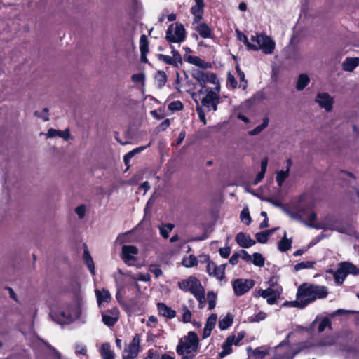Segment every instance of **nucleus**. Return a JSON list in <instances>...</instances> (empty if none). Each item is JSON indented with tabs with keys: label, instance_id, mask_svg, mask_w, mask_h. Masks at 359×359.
Masks as SVG:
<instances>
[{
	"label": "nucleus",
	"instance_id": "obj_1",
	"mask_svg": "<svg viewBox=\"0 0 359 359\" xmlns=\"http://www.w3.org/2000/svg\"><path fill=\"white\" fill-rule=\"evenodd\" d=\"M298 298L302 299L307 306L316 299H322L328 294L327 288L323 285H315L309 283H303L298 288Z\"/></svg>",
	"mask_w": 359,
	"mask_h": 359
},
{
	"label": "nucleus",
	"instance_id": "obj_2",
	"mask_svg": "<svg viewBox=\"0 0 359 359\" xmlns=\"http://www.w3.org/2000/svg\"><path fill=\"white\" fill-rule=\"evenodd\" d=\"M199 346L197 334L194 332H189L187 337L180 339L176 347V352L182 356V359H194Z\"/></svg>",
	"mask_w": 359,
	"mask_h": 359
},
{
	"label": "nucleus",
	"instance_id": "obj_3",
	"mask_svg": "<svg viewBox=\"0 0 359 359\" xmlns=\"http://www.w3.org/2000/svg\"><path fill=\"white\" fill-rule=\"evenodd\" d=\"M243 38L245 43L248 48L252 50H258L262 49L263 53L265 54H271L275 50V42L271 39L270 37L262 34L257 35V36H251V40L252 41H256L258 43V46L248 42V37L245 35H243Z\"/></svg>",
	"mask_w": 359,
	"mask_h": 359
},
{
	"label": "nucleus",
	"instance_id": "obj_4",
	"mask_svg": "<svg viewBox=\"0 0 359 359\" xmlns=\"http://www.w3.org/2000/svg\"><path fill=\"white\" fill-rule=\"evenodd\" d=\"M205 69H194L192 70L191 76L202 88H208L207 83L214 84V89L220 92L221 86L217 74L214 72L204 71Z\"/></svg>",
	"mask_w": 359,
	"mask_h": 359
},
{
	"label": "nucleus",
	"instance_id": "obj_5",
	"mask_svg": "<svg viewBox=\"0 0 359 359\" xmlns=\"http://www.w3.org/2000/svg\"><path fill=\"white\" fill-rule=\"evenodd\" d=\"M186 39V31L184 25L180 22L169 25L165 33V39L169 43H182Z\"/></svg>",
	"mask_w": 359,
	"mask_h": 359
},
{
	"label": "nucleus",
	"instance_id": "obj_6",
	"mask_svg": "<svg viewBox=\"0 0 359 359\" xmlns=\"http://www.w3.org/2000/svg\"><path fill=\"white\" fill-rule=\"evenodd\" d=\"M140 334H135L130 344L125 348L123 352V359H135L141 351Z\"/></svg>",
	"mask_w": 359,
	"mask_h": 359
},
{
	"label": "nucleus",
	"instance_id": "obj_7",
	"mask_svg": "<svg viewBox=\"0 0 359 359\" xmlns=\"http://www.w3.org/2000/svg\"><path fill=\"white\" fill-rule=\"evenodd\" d=\"M255 285V281L252 279H236L233 283V289L236 296H241L248 292Z\"/></svg>",
	"mask_w": 359,
	"mask_h": 359
},
{
	"label": "nucleus",
	"instance_id": "obj_8",
	"mask_svg": "<svg viewBox=\"0 0 359 359\" xmlns=\"http://www.w3.org/2000/svg\"><path fill=\"white\" fill-rule=\"evenodd\" d=\"M196 4L192 6L190 10L194 16V23H198L203 19L204 13V0H195Z\"/></svg>",
	"mask_w": 359,
	"mask_h": 359
},
{
	"label": "nucleus",
	"instance_id": "obj_9",
	"mask_svg": "<svg viewBox=\"0 0 359 359\" xmlns=\"http://www.w3.org/2000/svg\"><path fill=\"white\" fill-rule=\"evenodd\" d=\"M316 102L327 111L332 109L333 100L327 93H318L316 97Z\"/></svg>",
	"mask_w": 359,
	"mask_h": 359
},
{
	"label": "nucleus",
	"instance_id": "obj_10",
	"mask_svg": "<svg viewBox=\"0 0 359 359\" xmlns=\"http://www.w3.org/2000/svg\"><path fill=\"white\" fill-rule=\"evenodd\" d=\"M292 217L296 219H301L302 217H306L308 220L312 223L316 221V213L312 210L310 206H306L300 208L297 213H294Z\"/></svg>",
	"mask_w": 359,
	"mask_h": 359
},
{
	"label": "nucleus",
	"instance_id": "obj_11",
	"mask_svg": "<svg viewBox=\"0 0 359 359\" xmlns=\"http://www.w3.org/2000/svg\"><path fill=\"white\" fill-rule=\"evenodd\" d=\"M184 60L188 63L194 65L203 69H210L212 67V65L210 62H205L198 56L189 55L184 56Z\"/></svg>",
	"mask_w": 359,
	"mask_h": 359
},
{
	"label": "nucleus",
	"instance_id": "obj_12",
	"mask_svg": "<svg viewBox=\"0 0 359 359\" xmlns=\"http://www.w3.org/2000/svg\"><path fill=\"white\" fill-rule=\"evenodd\" d=\"M235 241L239 246L243 248H248L256 243V241L252 239L250 235H246L243 232L236 234Z\"/></svg>",
	"mask_w": 359,
	"mask_h": 359
},
{
	"label": "nucleus",
	"instance_id": "obj_13",
	"mask_svg": "<svg viewBox=\"0 0 359 359\" xmlns=\"http://www.w3.org/2000/svg\"><path fill=\"white\" fill-rule=\"evenodd\" d=\"M200 285L199 280L195 276H190L187 279L178 282L179 287L184 292H191L196 285Z\"/></svg>",
	"mask_w": 359,
	"mask_h": 359
},
{
	"label": "nucleus",
	"instance_id": "obj_14",
	"mask_svg": "<svg viewBox=\"0 0 359 359\" xmlns=\"http://www.w3.org/2000/svg\"><path fill=\"white\" fill-rule=\"evenodd\" d=\"M157 310L159 316L168 319H172L176 316V311L168 306L165 303L159 302L157 304Z\"/></svg>",
	"mask_w": 359,
	"mask_h": 359
},
{
	"label": "nucleus",
	"instance_id": "obj_15",
	"mask_svg": "<svg viewBox=\"0 0 359 359\" xmlns=\"http://www.w3.org/2000/svg\"><path fill=\"white\" fill-rule=\"evenodd\" d=\"M217 319L216 313H212L207 319L205 327L203 332V338L205 339L211 334L212 330L214 329Z\"/></svg>",
	"mask_w": 359,
	"mask_h": 359
},
{
	"label": "nucleus",
	"instance_id": "obj_16",
	"mask_svg": "<svg viewBox=\"0 0 359 359\" xmlns=\"http://www.w3.org/2000/svg\"><path fill=\"white\" fill-rule=\"evenodd\" d=\"M137 253L138 250L134 245H123L122 247L123 259L126 263L130 260H135V258L133 255H137Z\"/></svg>",
	"mask_w": 359,
	"mask_h": 359
},
{
	"label": "nucleus",
	"instance_id": "obj_17",
	"mask_svg": "<svg viewBox=\"0 0 359 359\" xmlns=\"http://www.w3.org/2000/svg\"><path fill=\"white\" fill-rule=\"evenodd\" d=\"M206 95L202 98L201 104L202 107H205L208 109V111L210 110V105L214 102L215 97V89L210 87L206 88L205 89Z\"/></svg>",
	"mask_w": 359,
	"mask_h": 359
},
{
	"label": "nucleus",
	"instance_id": "obj_18",
	"mask_svg": "<svg viewBox=\"0 0 359 359\" xmlns=\"http://www.w3.org/2000/svg\"><path fill=\"white\" fill-rule=\"evenodd\" d=\"M196 30L203 39L213 38V34L210 27L205 22H198Z\"/></svg>",
	"mask_w": 359,
	"mask_h": 359
},
{
	"label": "nucleus",
	"instance_id": "obj_19",
	"mask_svg": "<svg viewBox=\"0 0 359 359\" xmlns=\"http://www.w3.org/2000/svg\"><path fill=\"white\" fill-rule=\"evenodd\" d=\"M359 65V57H346L342 63V69L346 72H353Z\"/></svg>",
	"mask_w": 359,
	"mask_h": 359
},
{
	"label": "nucleus",
	"instance_id": "obj_20",
	"mask_svg": "<svg viewBox=\"0 0 359 359\" xmlns=\"http://www.w3.org/2000/svg\"><path fill=\"white\" fill-rule=\"evenodd\" d=\"M100 354L102 359H114L115 354L111 349V345L108 342L103 343L100 348Z\"/></svg>",
	"mask_w": 359,
	"mask_h": 359
},
{
	"label": "nucleus",
	"instance_id": "obj_21",
	"mask_svg": "<svg viewBox=\"0 0 359 359\" xmlns=\"http://www.w3.org/2000/svg\"><path fill=\"white\" fill-rule=\"evenodd\" d=\"M151 143L149 142L148 144L145 146H141L136 147L133 149V150L130 151L127 154H125L123 156V161L124 163L128 167L129 166V162L130 159L136 154L140 153L141 151H144L147 148L151 146Z\"/></svg>",
	"mask_w": 359,
	"mask_h": 359
},
{
	"label": "nucleus",
	"instance_id": "obj_22",
	"mask_svg": "<svg viewBox=\"0 0 359 359\" xmlns=\"http://www.w3.org/2000/svg\"><path fill=\"white\" fill-rule=\"evenodd\" d=\"M95 295L99 305L102 302H109L111 299L110 292L105 289H103L102 292L99 290H95Z\"/></svg>",
	"mask_w": 359,
	"mask_h": 359
},
{
	"label": "nucleus",
	"instance_id": "obj_23",
	"mask_svg": "<svg viewBox=\"0 0 359 359\" xmlns=\"http://www.w3.org/2000/svg\"><path fill=\"white\" fill-rule=\"evenodd\" d=\"M233 316L231 313H228L224 318L219 319L218 327L221 330H224L231 327V325L233 324Z\"/></svg>",
	"mask_w": 359,
	"mask_h": 359
},
{
	"label": "nucleus",
	"instance_id": "obj_24",
	"mask_svg": "<svg viewBox=\"0 0 359 359\" xmlns=\"http://www.w3.org/2000/svg\"><path fill=\"white\" fill-rule=\"evenodd\" d=\"M292 239L287 238V233L285 232L284 236L278 243V248L280 252H287L291 248Z\"/></svg>",
	"mask_w": 359,
	"mask_h": 359
},
{
	"label": "nucleus",
	"instance_id": "obj_25",
	"mask_svg": "<svg viewBox=\"0 0 359 359\" xmlns=\"http://www.w3.org/2000/svg\"><path fill=\"white\" fill-rule=\"evenodd\" d=\"M310 79L306 74H301L297 81L296 88L301 91L309 84Z\"/></svg>",
	"mask_w": 359,
	"mask_h": 359
},
{
	"label": "nucleus",
	"instance_id": "obj_26",
	"mask_svg": "<svg viewBox=\"0 0 359 359\" xmlns=\"http://www.w3.org/2000/svg\"><path fill=\"white\" fill-rule=\"evenodd\" d=\"M341 264L347 276L348 274L359 275V269L353 264L345 262L341 263Z\"/></svg>",
	"mask_w": 359,
	"mask_h": 359
},
{
	"label": "nucleus",
	"instance_id": "obj_27",
	"mask_svg": "<svg viewBox=\"0 0 359 359\" xmlns=\"http://www.w3.org/2000/svg\"><path fill=\"white\" fill-rule=\"evenodd\" d=\"M227 264H223L220 266H216L214 267V270L212 271L213 276L219 280H222L225 278V270Z\"/></svg>",
	"mask_w": 359,
	"mask_h": 359
},
{
	"label": "nucleus",
	"instance_id": "obj_28",
	"mask_svg": "<svg viewBox=\"0 0 359 359\" xmlns=\"http://www.w3.org/2000/svg\"><path fill=\"white\" fill-rule=\"evenodd\" d=\"M83 258L92 274H95V266L93 259L87 248L83 251Z\"/></svg>",
	"mask_w": 359,
	"mask_h": 359
},
{
	"label": "nucleus",
	"instance_id": "obj_29",
	"mask_svg": "<svg viewBox=\"0 0 359 359\" xmlns=\"http://www.w3.org/2000/svg\"><path fill=\"white\" fill-rule=\"evenodd\" d=\"M155 80L158 88H163L167 81V75L164 71L158 70L155 75Z\"/></svg>",
	"mask_w": 359,
	"mask_h": 359
},
{
	"label": "nucleus",
	"instance_id": "obj_30",
	"mask_svg": "<svg viewBox=\"0 0 359 359\" xmlns=\"http://www.w3.org/2000/svg\"><path fill=\"white\" fill-rule=\"evenodd\" d=\"M157 58L158 60L162 61L165 62L167 65H172L175 67H178V62L173 58L172 57H170L169 55H163L161 53L157 54Z\"/></svg>",
	"mask_w": 359,
	"mask_h": 359
},
{
	"label": "nucleus",
	"instance_id": "obj_31",
	"mask_svg": "<svg viewBox=\"0 0 359 359\" xmlns=\"http://www.w3.org/2000/svg\"><path fill=\"white\" fill-rule=\"evenodd\" d=\"M55 320L61 324L68 323L72 320V316L68 311H60Z\"/></svg>",
	"mask_w": 359,
	"mask_h": 359
},
{
	"label": "nucleus",
	"instance_id": "obj_32",
	"mask_svg": "<svg viewBox=\"0 0 359 359\" xmlns=\"http://www.w3.org/2000/svg\"><path fill=\"white\" fill-rule=\"evenodd\" d=\"M346 276L347 275L345 273L344 268L342 267L341 264H340L339 268L335 271L334 274L335 281L337 283L341 284L344 281Z\"/></svg>",
	"mask_w": 359,
	"mask_h": 359
},
{
	"label": "nucleus",
	"instance_id": "obj_33",
	"mask_svg": "<svg viewBox=\"0 0 359 359\" xmlns=\"http://www.w3.org/2000/svg\"><path fill=\"white\" fill-rule=\"evenodd\" d=\"M102 322L104 324L108 327H113L118 320L117 318H113L109 314H108L106 311L102 313Z\"/></svg>",
	"mask_w": 359,
	"mask_h": 359
},
{
	"label": "nucleus",
	"instance_id": "obj_34",
	"mask_svg": "<svg viewBox=\"0 0 359 359\" xmlns=\"http://www.w3.org/2000/svg\"><path fill=\"white\" fill-rule=\"evenodd\" d=\"M290 172L288 170H280L276 173V180L279 187H281L285 180L289 177Z\"/></svg>",
	"mask_w": 359,
	"mask_h": 359
},
{
	"label": "nucleus",
	"instance_id": "obj_35",
	"mask_svg": "<svg viewBox=\"0 0 359 359\" xmlns=\"http://www.w3.org/2000/svg\"><path fill=\"white\" fill-rule=\"evenodd\" d=\"M198 259L196 257L193 255H189L188 257H185L182 260V265L187 268L193 267L197 266Z\"/></svg>",
	"mask_w": 359,
	"mask_h": 359
},
{
	"label": "nucleus",
	"instance_id": "obj_36",
	"mask_svg": "<svg viewBox=\"0 0 359 359\" xmlns=\"http://www.w3.org/2000/svg\"><path fill=\"white\" fill-rule=\"evenodd\" d=\"M284 305H290V306L299 308V309H302L306 307L305 304L304 303L303 299L298 298V291L297 292V294H296V300H294V301H290V302L289 301H286L284 303Z\"/></svg>",
	"mask_w": 359,
	"mask_h": 359
},
{
	"label": "nucleus",
	"instance_id": "obj_37",
	"mask_svg": "<svg viewBox=\"0 0 359 359\" xmlns=\"http://www.w3.org/2000/svg\"><path fill=\"white\" fill-rule=\"evenodd\" d=\"M316 264V262L313 261H306V262H301L297 264H296L294 266V269L296 271L305 269H311L313 268L314 264Z\"/></svg>",
	"mask_w": 359,
	"mask_h": 359
},
{
	"label": "nucleus",
	"instance_id": "obj_38",
	"mask_svg": "<svg viewBox=\"0 0 359 359\" xmlns=\"http://www.w3.org/2000/svg\"><path fill=\"white\" fill-rule=\"evenodd\" d=\"M269 125V118H264L263 119V123L257 127H255L253 130L249 132L250 135H256L259 134L264 128H266Z\"/></svg>",
	"mask_w": 359,
	"mask_h": 359
},
{
	"label": "nucleus",
	"instance_id": "obj_39",
	"mask_svg": "<svg viewBox=\"0 0 359 359\" xmlns=\"http://www.w3.org/2000/svg\"><path fill=\"white\" fill-rule=\"evenodd\" d=\"M207 299L208 302V309L212 310L216 306L217 294L213 291H208L207 293Z\"/></svg>",
	"mask_w": 359,
	"mask_h": 359
},
{
	"label": "nucleus",
	"instance_id": "obj_40",
	"mask_svg": "<svg viewBox=\"0 0 359 359\" xmlns=\"http://www.w3.org/2000/svg\"><path fill=\"white\" fill-rule=\"evenodd\" d=\"M234 336H229L226 338L225 342L222 345V349L226 353L230 354L232 353V344H233Z\"/></svg>",
	"mask_w": 359,
	"mask_h": 359
},
{
	"label": "nucleus",
	"instance_id": "obj_41",
	"mask_svg": "<svg viewBox=\"0 0 359 359\" xmlns=\"http://www.w3.org/2000/svg\"><path fill=\"white\" fill-rule=\"evenodd\" d=\"M140 53L149 52V41L145 34H142L140 39Z\"/></svg>",
	"mask_w": 359,
	"mask_h": 359
},
{
	"label": "nucleus",
	"instance_id": "obj_42",
	"mask_svg": "<svg viewBox=\"0 0 359 359\" xmlns=\"http://www.w3.org/2000/svg\"><path fill=\"white\" fill-rule=\"evenodd\" d=\"M253 259L251 260L254 265L262 267L264 265V258L261 253L255 252L252 255Z\"/></svg>",
	"mask_w": 359,
	"mask_h": 359
},
{
	"label": "nucleus",
	"instance_id": "obj_43",
	"mask_svg": "<svg viewBox=\"0 0 359 359\" xmlns=\"http://www.w3.org/2000/svg\"><path fill=\"white\" fill-rule=\"evenodd\" d=\"M241 220L246 225H250L252 222V218L248 208H244L240 215Z\"/></svg>",
	"mask_w": 359,
	"mask_h": 359
},
{
	"label": "nucleus",
	"instance_id": "obj_44",
	"mask_svg": "<svg viewBox=\"0 0 359 359\" xmlns=\"http://www.w3.org/2000/svg\"><path fill=\"white\" fill-rule=\"evenodd\" d=\"M269 231H267V230L264 231H261V232L257 233L255 234V237H256L257 242L260 243H266L269 240Z\"/></svg>",
	"mask_w": 359,
	"mask_h": 359
},
{
	"label": "nucleus",
	"instance_id": "obj_45",
	"mask_svg": "<svg viewBox=\"0 0 359 359\" xmlns=\"http://www.w3.org/2000/svg\"><path fill=\"white\" fill-rule=\"evenodd\" d=\"M165 227H166L167 229L164 227L160 228V234L163 238L167 239L169 238V231L172 230L174 225L170 223H167L165 224Z\"/></svg>",
	"mask_w": 359,
	"mask_h": 359
},
{
	"label": "nucleus",
	"instance_id": "obj_46",
	"mask_svg": "<svg viewBox=\"0 0 359 359\" xmlns=\"http://www.w3.org/2000/svg\"><path fill=\"white\" fill-rule=\"evenodd\" d=\"M184 108V104L180 100H175L171 102L168 104V109L175 111H180Z\"/></svg>",
	"mask_w": 359,
	"mask_h": 359
},
{
	"label": "nucleus",
	"instance_id": "obj_47",
	"mask_svg": "<svg viewBox=\"0 0 359 359\" xmlns=\"http://www.w3.org/2000/svg\"><path fill=\"white\" fill-rule=\"evenodd\" d=\"M331 327V320L327 318H323L321 321L320 322L318 327V332L319 333L323 332L326 327Z\"/></svg>",
	"mask_w": 359,
	"mask_h": 359
},
{
	"label": "nucleus",
	"instance_id": "obj_48",
	"mask_svg": "<svg viewBox=\"0 0 359 359\" xmlns=\"http://www.w3.org/2000/svg\"><path fill=\"white\" fill-rule=\"evenodd\" d=\"M190 292L194 296L195 298H197L198 297V295H205V289L200 283V285L197 284V285L196 287H194V288L191 290Z\"/></svg>",
	"mask_w": 359,
	"mask_h": 359
},
{
	"label": "nucleus",
	"instance_id": "obj_49",
	"mask_svg": "<svg viewBox=\"0 0 359 359\" xmlns=\"http://www.w3.org/2000/svg\"><path fill=\"white\" fill-rule=\"evenodd\" d=\"M278 290H273L271 287H269L266 290H259V293L261 297L263 298H269V297H271L272 295L275 294Z\"/></svg>",
	"mask_w": 359,
	"mask_h": 359
},
{
	"label": "nucleus",
	"instance_id": "obj_50",
	"mask_svg": "<svg viewBox=\"0 0 359 359\" xmlns=\"http://www.w3.org/2000/svg\"><path fill=\"white\" fill-rule=\"evenodd\" d=\"M183 315H182V321L184 323H187L191 322L192 313L190 310L187 308V306H184L183 307Z\"/></svg>",
	"mask_w": 359,
	"mask_h": 359
},
{
	"label": "nucleus",
	"instance_id": "obj_51",
	"mask_svg": "<svg viewBox=\"0 0 359 359\" xmlns=\"http://www.w3.org/2000/svg\"><path fill=\"white\" fill-rule=\"evenodd\" d=\"M196 111L198 115L199 119L204 125H206L207 121L205 118V112L203 111V107L200 105H197L196 107Z\"/></svg>",
	"mask_w": 359,
	"mask_h": 359
},
{
	"label": "nucleus",
	"instance_id": "obj_52",
	"mask_svg": "<svg viewBox=\"0 0 359 359\" xmlns=\"http://www.w3.org/2000/svg\"><path fill=\"white\" fill-rule=\"evenodd\" d=\"M145 79V74L144 73L134 74L131 76V80L134 83H144Z\"/></svg>",
	"mask_w": 359,
	"mask_h": 359
},
{
	"label": "nucleus",
	"instance_id": "obj_53",
	"mask_svg": "<svg viewBox=\"0 0 359 359\" xmlns=\"http://www.w3.org/2000/svg\"><path fill=\"white\" fill-rule=\"evenodd\" d=\"M266 318V313L263 311H259L257 314L255 315L254 317H251L250 321L251 323H258L261 320H264Z\"/></svg>",
	"mask_w": 359,
	"mask_h": 359
},
{
	"label": "nucleus",
	"instance_id": "obj_54",
	"mask_svg": "<svg viewBox=\"0 0 359 359\" xmlns=\"http://www.w3.org/2000/svg\"><path fill=\"white\" fill-rule=\"evenodd\" d=\"M267 354L266 351L260 350L259 348H256L253 351L252 355L255 359H263Z\"/></svg>",
	"mask_w": 359,
	"mask_h": 359
},
{
	"label": "nucleus",
	"instance_id": "obj_55",
	"mask_svg": "<svg viewBox=\"0 0 359 359\" xmlns=\"http://www.w3.org/2000/svg\"><path fill=\"white\" fill-rule=\"evenodd\" d=\"M34 116L41 117L43 119V121H47L49 120L48 118V109L44 108L41 113L39 112L38 111H36L34 112Z\"/></svg>",
	"mask_w": 359,
	"mask_h": 359
},
{
	"label": "nucleus",
	"instance_id": "obj_56",
	"mask_svg": "<svg viewBox=\"0 0 359 359\" xmlns=\"http://www.w3.org/2000/svg\"><path fill=\"white\" fill-rule=\"evenodd\" d=\"M227 83H229L232 88H236L237 86V81L231 72H229L227 74Z\"/></svg>",
	"mask_w": 359,
	"mask_h": 359
},
{
	"label": "nucleus",
	"instance_id": "obj_57",
	"mask_svg": "<svg viewBox=\"0 0 359 359\" xmlns=\"http://www.w3.org/2000/svg\"><path fill=\"white\" fill-rule=\"evenodd\" d=\"M144 359H160V354L157 351L149 349L147 352V356Z\"/></svg>",
	"mask_w": 359,
	"mask_h": 359
},
{
	"label": "nucleus",
	"instance_id": "obj_58",
	"mask_svg": "<svg viewBox=\"0 0 359 359\" xmlns=\"http://www.w3.org/2000/svg\"><path fill=\"white\" fill-rule=\"evenodd\" d=\"M106 312L113 318H117V320H118L120 312L118 307L114 306L110 309H107Z\"/></svg>",
	"mask_w": 359,
	"mask_h": 359
},
{
	"label": "nucleus",
	"instance_id": "obj_59",
	"mask_svg": "<svg viewBox=\"0 0 359 359\" xmlns=\"http://www.w3.org/2000/svg\"><path fill=\"white\" fill-rule=\"evenodd\" d=\"M219 255L223 258H227L229 257L231 253V248L227 246L225 248H221L219 250Z\"/></svg>",
	"mask_w": 359,
	"mask_h": 359
},
{
	"label": "nucleus",
	"instance_id": "obj_60",
	"mask_svg": "<svg viewBox=\"0 0 359 359\" xmlns=\"http://www.w3.org/2000/svg\"><path fill=\"white\" fill-rule=\"evenodd\" d=\"M149 271H150V272H151L152 273H154V276H155L156 278H158V277H159V276H162V274H163V271H162V270H161L159 267H158V266H155V265H150V266H149Z\"/></svg>",
	"mask_w": 359,
	"mask_h": 359
},
{
	"label": "nucleus",
	"instance_id": "obj_61",
	"mask_svg": "<svg viewBox=\"0 0 359 359\" xmlns=\"http://www.w3.org/2000/svg\"><path fill=\"white\" fill-rule=\"evenodd\" d=\"M75 212L78 215L79 218H83L85 216L86 206L85 205H80L75 208Z\"/></svg>",
	"mask_w": 359,
	"mask_h": 359
},
{
	"label": "nucleus",
	"instance_id": "obj_62",
	"mask_svg": "<svg viewBox=\"0 0 359 359\" xmlns=\"http://www.w3.org/2000/svg\"><path fill=\"white\" fill-rule=\"evenodd\" d=\"M280 295V292L278 291L275 294L272 295L271 297H269V298H267L266 302L268 304L273 305L277 302V300L279 299Z\"/></svg>",
	"mask_w": 359,
	"mask_h": 359
},
{
	"label": "nucleus",
	"instance_id": "obj_63",
	"mask_svg": "<svg viewBox=\"0 0 359 359\" xmlns=\"http://www.w3.org/2000/svg\"><path fill=\"white\" fill-rule=\"evenodd\" d=\"M238 252L240 253V257L242 259L246 262H250L252 260V256L246 250H241Z\"/></svg>",
	"mask_w": 359,
	"mask_h": 359
},
{
	"label": "nucleus",
	"instance_id": "obj_64",
	"mask_svg": "<svg viewBox=\"0 0 359 359\" xmlns=\"http://www.w3.org/2000/svg\"><path fill=\"white\" fill-rule=\"evenodd\" d=\"M170 48L172 49V53L173 55L172 57L175 58L179 63L182 64V59L181 54L179 53V51L175 50L172 46H170Z\"/></svg>",
	"mask_w": 359,
	"mask_h": 359
}]
</instances>
